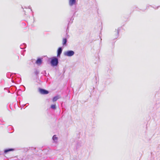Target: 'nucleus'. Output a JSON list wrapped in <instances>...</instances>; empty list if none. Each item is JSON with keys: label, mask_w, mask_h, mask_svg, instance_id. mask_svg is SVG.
I'll return each instance as SVG.
<instances>
[{"label": "nucleus", "mask_w": 160, "mask_h": 160, "mask_svg": "<svg viewBox=\"0 0 160 160\" xmlns=\"http://www.w3.org/2000/svg\"><path fill=\"white\" fill-rule=\"evenodd\" d=\"M51 63L53 66H57L58 64V59L56 57L52 58L51 61Z\"/></svg>", "instance_id": "1"}, {"label": "nucleus", "mask_w": 160, "mask_h": 160, "mask_svg": "<svg viewBox=\"0 0 160 160\" xmlns=\"http://www.w3.org/2000/svg\"><path fill=\"white\" fill-rule=\"evenodd\" d=\"M74 52L72 51H69L65 52L64 55L68 56H71L74 55Z\"/></svg>", "instance_id": "2"}, {"label": "nucleus", "mask_w": 160, "mask_h": 160, "mask_svg": "<svg viewBox=\"0 0 160 160\" xmlns=\"http://www.w3.org/2000/svg\"><path fill=\"white\" fill-rule=\"evenodd\" d=\"M39 91L40 93L42 94H47L49 93L48 91L40 88L39 89Z\"/></svg>", "instance_id": "3"}, {"label": "nucleus", "mask_w": 160, "mask_h": 160, "mask_svg": "<svg viewBox=\"0 0 160 160\" xmlns=\"http://www.w3.org/2000/svg\"><path fill=\"white\" fill-rule=\"evenodd\" d=\"M76 0H69V3L70 6H72L75 4Z\"/></svg>", "instance_id": "4"}, {"label": "nucleus", "mask_w": 160, "mask_h": 160, "mask_svg": "<svg viewBox=\"0 0 160 160\" xmlns=\"http://www.w3.org/2000/svg\"><path fill=\"white\" fill-rule=\"evenodd\" d=\"M62 52V49L61 48H59L58 50L57 56L60 57L61 54Z\"/></svg>", "instance_id": "5"}, {"label": "nucleus", "mask_w": 160, "mask_h": 160, "mask_svg": "<svg viewBox=\"0 0 160 160\" xmlns=\"http://www.w3.org/2000/svg\"><path fill=\"white\" fill-rule=\"evenodd\" d=\"M42 62V60L41 58H38L36 61V63L38 65H40Z\"/></svg>", "instance_id": "6"}, {"label": "nucleus", "mask_w": 160, "mask_h": 160, "mask_svg": "<svg viewBox=\"0 0 160 160\" xmlns=\"http://www.w3.org/2000/svg\"><path fill=\"white\" fill-rule=\"evenodd\" d=\"M67 39L66 38H63L62 40V44L63 45H65L66 44Z\"/></svg>", "instance_id": "7"}, {"label": "nucleus", "mask_w": 160, "mask_h": 160, "mask_svg": "<svg viewBox=\"0 0 160 160\" xmlns=\"http://www.w3.org/2000/svg\"><path fill=\"white\" fill-rule=\"evenodd\" d=\"M58 96H56V97H54L53 98V100H52V101L53 102H55L57 100H58Z\"/></svg>", "instance_id": "8"}, {"label": "nucleus", "mask_w": 160, "mask_h": 160, "mask_svg": "<svg viewBox=\"0 0 160 160\" xmlns=\"http://www.w3.org/2000/svg\"><path fill=\"white\" fill-rule=\"evenodd\" d=\"M13 149H7V150H5V151H4V152L5 153H7V152H9V151H12L13 150Z\"/></svg>", "instance_id": "9"}, {"label": "nucleus", "mask_w": 160, "mask_h": 160, "mask_svg": "<svg viewBox=\"0 0 160 160\" xmlns=\"http://www.w3.org/2000/svg\"><path fill=\"white\" fill-rule=\"evenodd\" d=\"M51 107L53 109H55L56 108V105L55 104L52 105Z\"/></svg>", "instance_id": "10"}, {"label": "nucleus", "mask_w": 160, "mask_h": 160, "mask_svg": "<svg viewBox=\"0 0 160 160\" xmlns=\"http://www.w3.org/2000/svg\"><path fill=\"white\" fill-rule=\"evenodd\" d=\"M53 140L54 141L57 140L58 139L57 137L55 135H54L52 137Z\"/></svg>", "instance_id": "11"}, {"label": "nucleus", "mask_w": 160, "mask_h": 160, "mask_svg": "<svg viewBox=\"0 0 160 160\" xmlns=\"http://www.w3.org/2000/svg\"><path fill=\"white\" fill-rule=\"evenodd\" d=\"M116 32H117L118 33V30H116Z\"/></svg>", "instance_id": "12"}]
</instances>
